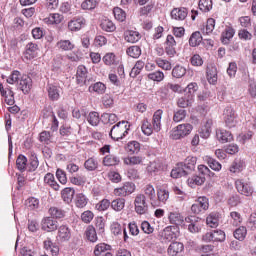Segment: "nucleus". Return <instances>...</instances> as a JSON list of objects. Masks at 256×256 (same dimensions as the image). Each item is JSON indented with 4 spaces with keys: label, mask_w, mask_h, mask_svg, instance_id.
<instances>
[{
    "label": "nucleus",
    "mask_w": 256,
    "mask_h": 256,
    "mask_svg": "<svg viewBox=\"0 0 256 256\" xmlns=\"http://www.w3.org/2000/svg\"><path fill=\"white\" fill-rule=\"evenodd\" d=\"M163 117V110L159 109L156 112H154L153 118H152V125L149 122V120L145 119L142 122V132L144 135H147L149 137L150 135H153V131L155 133H159L161 131V119Z\"/></svg>",
    "instance_id": "nucleus-1"
},
{
    "label": "nucleus",
    "mask_w": 256,
    "mask_h": 256,
    "mask_svg": "<svg viewBox=\"0 0 256 256\" xmlns=\"http://www.w3.org/2000/svg\"><path fill=\"white\" fill-rule=\"evenodd\" d=\"M191 131H193V125L189 123L179 124L170 131V139H173V141H179V139H183L187 137V135H191Z\"/></svg>",
    "instance_id": "nucleus-2"
},
{
    "label": "nucleus",
    "mask_w": 256,
    "mask_h": 256,
    "mask_svg": "<svg viewBox=\"0 0 256 256\" xmlns=\"http://www.w3.org/2000/svg\"><path fill=\"white\" fill-rule=\"evenodd\" d=\"M127 133H129V122L121 121L111 128L110 137L114 139V141H119V139H123Z\"/></svg>",
    "instance_id": "nucleus-3"
},
{
    "label": "nucleus",
    "mask_w": 256,
    "mask_h": 256,
    "mask_svg": "<svg viewBox=\"0 0 256 256\" xmlns=\"http://www.w3.org/2000/svg\"><path fill=\"white\" fill-rule=\"evenodd\" d=\"M134 211L137 215H147L149 211V204L147 203V196H145V194H137L135 196Z\"/></svg>",
    "instance_id": "nucleus-4"
},
{
    "label": "nucleus",
    "mask_w": 256,
    "mask_h": 256,
    "mask_svg": "<svg viewBox=\"0 0 256 256\" xmlns=\"http://www.w3.org/2000/svg\"><path fill=\"white\" fill-rule=\"evenodd\" d=\"M224 122L226 127L232 129L237 125V115L235 114V110L231 106H227L224 109Z\"/></svg>",
    "instance_id": "nucleus-5"
},
{
    "label": "nucleus",
    "mask_w": 256,
    "mask_h": 256,
    "mask_svg": "<svg viewBox=\"0 0 256 256\" xmlns=\"http://www.w3.org/2000/svg\"><path fill=\"white\" fill-rule=\"evenodd\" d=\"M209 209V199L207 197H199L195 203L191 206L192 213L199 215V213L203 211H207Z\"/></svg>",
    "instance_id": "nucleus-6"
},
{
    "label": "nucleus",
    "mask_w": 256,
    "mask_h": 256,
    "mask_svg": "<svg viewBox=\"0 0 256 256\" xmlns=\"http://www.w3.org/2000/svg\"><path fill=\"white\" fill-rule=\"evenodd\" d=\"M39 55V46L33 42H29L24 51V59L26 61H32V59L37 58Z\"/></svg>",
    "instance_id": "nucleus-7"
},
{
    "label": "nucleus",
    "mask_w": 256,
    "mask_h": 256,
    "mask_svg": "<svg viewBox=\"0 0 256 256\" xmlns=\"http://www.w3.org/2000/svg\"><path fill=\"white\" fill-rule=\"evenodd\" d=\"M132 193H135V185L131 182H126L123 186L114 189L116 197H127V195Z\"/></svg>",
    "instance_id": "nucleus-8"
},
{
    "label": "nucleus",
    "mask_w": 256,
    "mask_h": 256,
    "mask_svg": "<svg viewBox=\"0 0 256 256\" xmlns=\"http://www.w3.org/2000/svg\"><path fill=\"white\" fill-rule=\"evenodd\" d=\"M235 185L238 193L241 195H245V197H251V195H253V187H251V184L243 180H236Z\"/></svg>",
    "instance_id": "nucleus-9"
},
{
    "label": "nucleus",
    "mask_w": 256,
    "mask_h": 256,
    "mask_svg": "<svg viewBox=\"0 0 256 256\" xmlns=\"http://www.w3.org/2000/svg\"><path fill=\"white\" fill-rule=\"evenodd\" d=\"M58 226V222L53 220L51 217H45L41 221V229L47 233H53V231H57Z\"/></svg>",
    "instance_id": "nucleus-10"
},
{
    "label": "nucleus",
    "mask_w": 256,
    "mask_h": 256,
    "mask_svg": "<svg viewBox=\"0 0 256 256\" xmlns=\"http://www.w3.org/2000/svg\"><path fill=\"white\" fill-rule=\"evenodd\" d=\"M110 231L115 237H123L124 241L127 242L129 236L127 235V230L119 224V222H113L110 226Z\"/></svg>",
    "instance_id": "nucleus-11"
},
{
    "label": "nucleus",
    "mask_w": 256,
    "mask_h": 256,
    "mask_svg": "<svg viewBox=\"0 0 256 256\" xmlns=\"http://www.w3.org/2000/svg\"><path fill=\"white\" fill-rule=\"evenodd\" d=\"M187 15H189V11L185 7L174 8L170 13V17L174 21H185Z\"/></svg>",
    "instance_id": "nucleus-12"
},
{
    "label": "nucleus",
    "mask_w": 256,
    "mask_h": 256,
    "mask_svg": "<svg viewBox=\"0 0 256 256\" xmlns=\"http://www.w3.org/2000/svg\"><path fill=\"white\" fill-rule=\"evenodd\" d=\"M0 92L2 97H4L5 103H7V105H15V93H13L11 87L4 88L0 83Z\"/></svg>",
    "instance_id": "nucleus-13"
},
{
    "label": "nucleus",
    "mask_w": 256,
    "mask_h": 256,
    "mask_svg": "<svg viewBox=\"0 0 256 256\" xmlns=\"http://www.w3.org/2000/svg\"><path fill=\"white\" fill-rule=\"evenodd\" d=\"M177 47V42L175 41V37L173 35H168L166 38V47L165 51L168 57H175L177 54V50L175 49Z\"/></svg>",
    "instance_id": "nucleus-14"
},
{
    "label": "nucleus",
    "mask_w": 256,
    "mask_h": 256,
    "mask_svg": "<svg viewBox=\"0 0 256 256\" xmlns=\"http://www.w3.org/2000/svg\"><path fill=\"white\" fill-rule=\"evenodd\" d=\"M160 237L162 241H164L165 243H169L170 241H173V239H177V233H175V227L167 226L161 232Z\"/></svg>",
    "instance_id": "nucleus-15"
},
{
    "label": "nucleus",
    "mask_w": 256,
    "mask_h": 256,
    "mask_svg": "<svg viewBox=\"0 0 256 256\" xmlns=\"http://www.w3.org/2000/svg\"><path fill=\"white\" fill-rule=\"evenodd\" d=\"M71 239V229L67 225H61L58 228L57 241L65 243Z\"/></svg>",
    "instance_id": "nucleus-16"
},
{
    "label": "nucleus",
    "mask_w": 256,
    "mask_h": 256,
    "mask_svg": "<svg viewBox=\"0 0 256 256\" xmlns=\"http://www.w3.org/2000/svg\"><path fill=\"white\" fill-rule=\"evenodd\" d=\"M186 223H189L188 225V231L190 233H199L201 231V225H199V218L195 216H188L185 218Z\"/></svg>",
    "instance_id": "nucleus-17"
},
{
    "label": "nucleus",
    "mask_w": 256,
    "mask_h": 256,
    "mask_svg": "<svg viewBox=\"0 0 256 256\" xmlns=\"http://www.w3.org/2000/svg\"><path fill=\"white\" fill-rule=\"evenodd\" d=\"M168 219L172 225H183V223H185V218L179 211H170L168 214Z\"/></svg>",
    "instance_id": "nucleus-18"
},
{
    "label": "nucleus",
    "mask_w": 256,
    "mask_h": 256,
    "mask_svg": "<svg viewBox=\"0 0 256 256\" xmlns=\"http://www.w3.org/2000/svg\"><path fill=\"white\" fill-rule=\"evenodd\" d=\"M87 67L80 65L76 72V81L78 85H87Z\"/></svg>",
    "instance_id": "nucleus-19"
},
{
    "label": "nucleus",
    "mask_w": 256,
    "mask_h": 256,
    "mask_svg": "<svg viewBox=\"0 0 256 256\" xmlns=\"http://www.w3.org/2000/svg\"><path fill=\"white\" fill-rule=\"evenodd\" d=\"M19 87L21 91L27 94L31 91V87H33V80L28 75H23L20 79Z\"/></svg>",
    "instance_id": "nucleus-20"
},
{
    "label": "nucleus",
    "mask_w": 256,
    "mask_h": 256,
    "mask_svg": "<svg viewBox=\"0 0 256 256\" xmlns=\"http://www.w3.org/2000/svg\"><path fill=\"white\" fill-rule=\"evenodd\" d=\"M170 175L173 179H179L180 177H186V175H189V172L185 169L183 164L178 163L176 167L172 169Z\"/></svg>",
    "instance_id": "nucleus-21"
},
{
    "label": "nucleus",
    "mask_w": 256,
    "mask_h": 256,
    "mask_svg": "<svg viewBox=\"0 0 256 256\" xmlns=\"http://www.w3.org/2000/svg\"><path fill=\"white\" fill-rule=\"evenodd\" d=\"M216 137L220 143H230V141H233V134L227 130H217Z\"/></svg>",
    "instance_id": "nucleus-22"
},
{
    "label": "nucleus",
    "mask_w": 256,
    "mask_h": 256,
    "mask_svg": "<svg viewBox=\"0 0 256 256\" xmlns=\"http://www.w3.org/2000/svg\"><path fill=\"white\" fill-rule=\"evenodd\" d=\"M182 164V167L188 172L191 173V171L195 170V165H197V157L188 156L184 162H180Z\"/></svg>",
    "instance_id": "nucleus-23"
},
{
    "label": "nucleus",
    "mask_w": 256,
    "mask_h": 256,
    "mask_svg": "<svg viewBox=\"0 0 256 256\" xmlns=\"http://www.w3.org/2000/svg\"><path fill=\"white\" fill-rule=\"evenodd\" d=\"M85 25V18H76L68 22L69 31H80Z\"/></svg>",
    "instance_id": "nucleus-24"
},
{
    "label": "nucleus",
    "mask_w": 256,
    "mask_h": 256,
    "mask_svg": "<svg viewBox=\"0 0 256 256\" xmlns=\"http://www.w3.org/2000/svg\"><path fill=\"white\" fill-rule=\"evenodd\" d=\"M47 92H48V97L51 101H58L59 97H61L60 95L61 90H59V87L53 84H48Z\"/></svg>",
    "instance_id": "nucleus-25"
},
{
    "label": "nucleus",
    "mask_w": 256,
    "mask_h": 256,
    "mask_svg": "<svg viewBox=\"0 0 256 256\" xmlns=\"http://www.w3.org/2000/svg\"><path fill=\"white\" fill-rule=\"evenodd\" d=\"M184 249L183 243L181 242H172L168 247V255L177 256Z\"/></svg>",
    "instance_id": "nucleus-26"
},
{
    "label": "nucleus",
    "mask_w": 256,
    "mask_h": 256,
    "mask_svg": "<svg viewBox=\"0 0 256 256\" xmlns=\"http://www.w3.org/2000/svg\"><path fill=\"white\" fill-rule=\"evenodd\" d=\"M234 35L235 29L231 27L226 28L221 35V42L223 43V45H229V41L233 39Z\"/></svg>",
    "instance_id": "nucleus-27"
},
{
    "label": "nucleus",
    "mask_w": 256,
    "mask_h": 256,
    "mask_svg": "<svg viewBox=\"0 0 256 256\" xmlns=\"http://www.w3.org/2000/svg\"><path fill=\"white\" fill-rule=\"evenodd\" d=\"M211 125L213 122L211 120L206 121V123L200 128L199 133L202 139H209L211 135Z\"/></svg>",
    "instance_id": "nucleus-28"
},
{
    "label": "nucleus",
    "mask_w": 256,
    "mask_h": 256,
    "mask_svg": "<svg viewBox=\"0 0 256 256\" xmlns=\"http://www.w3.org/2000/svg\"><path fill=\"white\" fill-rule=\"evenodd\" d=\"M206 75H207L208 83H210V85H215V83H217V67L215 66L208 67Z\"/></svg>",
    "instance_id": "nucleus-29"
},
{
    "label": "nucleus",
    "mask_w": 256,
    "mask_h": 256,
    "mask_svg": "<svg viewBox=\"0 0 256 256\" xmlns=\"http://www.w3.org/2000/svg\"><path fill=\"white\" fill-rule=\"evenodd\" d=\"M178 107L185 109V107H191L193 105V95H185L178 99L177 101Z\"/></svg>",
    "instance_id": "nucleus-30"
},
{
    "label": "nucleus",
    "mask_w": 256,
    "mask_h": 256,
    "mask_svg": "<svg viewBox=\"0 0 256 256\" xmlns=\"http://www.w3.org/2000/svg\"><path fill=\"white\" fill-rule=\"evenodd\" d=\"M206 224L211 228L219 227V214L215 212L210 213L206 218Z\"/></svg>",
    "instance_id": "nucleus-31"
},
{
    "label": "nucleus",
    "mask_w": 256,
    "mask_h": 256,
    "mask_svg": "<svg viewBox=\"0 0 256 256\" xmlns=\"http://www.w3.org/2000/svg\"><path fill=\"white\" fill-rule=\"evenodd\" d=\"M61 195L65 203H71V201H73V197H75V189L64 188L61 192Z\"/></svg>",
    "instance_id": "nucleus-32"
},
{
    "label": "nucleus",
    "mask_w": 256,
    "mask_h": 256,
    "mask_svg": "<svg viewBox=\"0 0 256 256\" xmlns=\"http://www.w3.org/2000/svg\"><path fill=\"white\" fill-rule=\"evenodd\" d=\"M56 47L61 49V51H73V49H75V44L70 40H60L57 42Z\"/></svg>",
    "instance_id": "nucleus-33"
},
{
    "label": "nucleus",
    "mask_w": 256,
    "mask_h": 256,
    "mask_svg": "<svg viewBox=\"0 0 256 256\" xmlns=\"http://www.w3.org/2000/svg\"><path fill=\"white\" fill-rule=\"evenodd\" d=\"M186 74H187V68H185L182 65H176L172 69V77H174L175 79H181L182 77H185Z\"/></svg>",
    "instance_id": "nucleus-34"
},
{
    "label": "nucleus",
    "mask_w": 256,
    "mask_h": 256,
    "mask_svg": "<svg viewBox=\"0 0 256 256\" xmlns=\"http://www.w3.org/2000/svg\"><path fill=\"white\" fill-rule=\"evenodd\" d=\"M86 238L90 243H97V230L92 225L88 226L85 231Z\"/></svg>",
    "instance_id": "nucleus-35"
},
{
    "label": "nucleus",
    "mask_w": 256,
    "mask_h": 256,
    "mask_svg": "<svg viewBox=\"0 0 256 256\" xmlns=\"http://www.w3.org/2000/svg\"><path fill=\"white\" fill-rule=\"evenodd\" d=\"M110 207L113 209V211H123V209H125V198L114 199L111 202Z\"/></svg>",
    "instance_id": "nucleus-36"
},
{
    "label": "nucleus",
    "mask_w": 256,
    "mask_h": 256,
    "mask_svg": "<svg viewBox=\"0 0 256 256\" xmlns=\"http://www.w3.org/2000/svg\"><path fill=\"white\" fill-rule=\"evenodd\" d=\"M44 183L52 187L54 191H59V185L57 184V181H55V176L53 174L47 173L44 177Z\"/></svg>",
    "instance_id": "nucleus-37"
},
{
    "label": "nucleus",
    "mask_w": 256,
    "mask_h": 256,
    "mask_svg": "<svg viewBox=\"0 0 256 256\" xmlns=\"http://www.w3.org/2000/svg\"><path fill=\"white\" fill-rule=\"evenodd\" d=\"M139 39H141V34L137 31H127L125 33V41H127V43H137Z\"/></svg>",
    "instance_id": "nucleus-38"
},
{
    "label": "nucleus",
    "mask_w": 256,
    "mask_h": 256,
    "mask_svg": "<svg viewBox=\"0 0 256 256\" xmlns=\"http://www.w3.org/2000/svg\"><path fill=\"white\" fill-rule=\"evenodd\" d=\"M89 91H94L98 95H103L107 91V86L102 82H96L89 87Z\"/></svg>",
    "instance_id": "nucleus-39"
},
{
    "label": "nucleus",
    "mask_w": 256,
    "mask_h": 256,
    "mask_svg": "<svg viewBox=\"0 0 256 256\" xmlns=\"http://www.w3.org/2000/svg\"><path fill=\"white\" fill-rule=\"evenodd\" d=\"M100 27L103 31H106L107 33H113L115 31L116 27L113 21L109 19L102 20Z\"/></svg>",
    "instance_id": "nucleus-40"
},
{
    "label": "nucleus",
    "mask_w": 256,
    "mask_h": 256,
    "mask_svg": "<svg viewBox=\"0 0 256 256\" xmlns=\"http://www.w3.org/2000/svg\"><path fill=\"white\" fill-rule=\"evenodd\" d=\"M143 67H145V62L143 60H138L130 72V77L135 79V77L143 71Z\"/></svg>",
    "instance_id": "nucleus-41"
},
{
    "label": "nucleus",
    "mask_w": 256,
    "mask_h": 256,
    "mask_svg": "<svg viewBox=\"0 0 256 256\" xmlns=\"http://www.w3.org/2000/svg\"><path fill=\"white\" fill-rule=\"evenodd\" d=\"M87 121L89 123V125H91L92 127H97V125H99L101 118L99 117V113L98 112H90L87 116Z\"/></svg>",
    "instance_id": "nucleus-42"
},
{
    "label": "nucleus",
    "mask_w": 256,
    "mask_h": 256,
    "mask_svg": "<svg viewBox=\"0 0 256 256\" xmlns=\"http://www.w3.org/2000/svg\"><path fill=\"white\" fill-rule=\"evenodd\" d=\"M201 41H203V36H201V32H194L189 39V45L190 47H197L201 44Z\"/></svg>",
    "instance_id": "nucleus-43"
},
{
    "label": "nucleus",
    "mask_w": 256,
    "mask_h": 256,
    "mask_svg": "<svg viewBox=\"0 0 256 256\" xmlns=\"http://www.w3.org/2000/svg\"><path fill=\"white\" fill-rule=\"evenodd\" d=\"M119 157L117 156H113V155H108L106 157H104L103 159V165H105V167H113L115 165H119Z\"/></svg>",
    "instance_id": "nucleus-44"
},
{
    "label": "nucleus",
    "mask_w": 256,
    "mask_h": 256,
    "mask_svg": "<svg viewBox=\"0 0 256 256\" xmlns=\"http://www.w3.org/2000/svg\"><path fill=\"white\" fill-rule=\"evenodd\" d=\"M141 150V144L137 141H131L126 146L127 153H130V155H133L134 153H139Z\"/></svg>",
    "instance_id": "nucleus-45"
},
{
    "label": "nucleus",
    "mask_w": 256,
    "mask_h": 256,
    "mask_svg": "<svg viewBox=\"0 0 256 256\" xmlns=\"http://www.w3.org/2000/svg\"><path fill=\"white\" fill-rule=\"evenodd\" d=\"M198 5L200 11H202L203 13H209V11L213 9L212 0H200Z\"/></svg>",
    "instance_id": "nucleus-46"
},
{
    "label": "nucleus",
    "mask_w": 256,
    "mask_h": 256,
    "mask_svg": "<svg viewBox=\"0 0 256 256\" xmlns=\"http://www.w3.org/2000/svg\"><path fill=\"white\" fill-rule=\"evenodd\" d=\"M39 141L44 145H49L50 143H53V135H51V132L49 131H43L40 133Z\"/></svg>",
    "instance_id": "nucleus-47"
},
{
    "label": "nucleus",
    "mask_w": 256,
    "mask_h": 256,
    "mask_svg": "<svg viewBox=\"0 0 256 256\" xmlns=\"http://www.w3.org/2000/svg\"><path fill=\"white\" fill-rule=\"evenodd\" d=\"M148 79H150V81H156L157 83H161V81L165 79V73H163V71L161 70L151 72L148 74Z\"/></svg>",
    "instance_id": "nucleus-48"
},
{
    "label": "nucleus",
    "mask_w": 256,
    "mask_h": 256,
    "mask_svg": "<svg viewBox=\"0 0 256 256\" xmlns=\"http://www.w3.org/2000/svg\"><path fill=\"white\" fill-rule=\"evenodd\" d=\"M49 214L53 219H63V217H65V211L58 207H51L49 209Z\"/></svg>",
    "instance_id": "nucleus-49"
},
{
    "label": "nucleus",
    "mask_w": 256,
    "mask_h": 256,
    "mask_svg": "<svg viewBox=\"0 0 256 256\" xmlns=\"http://www.w3.org/2000/svg\"><path fill=\"white\" fill-rule=\"evenodd\" d=\"M97 5V0H84L81 3V9H83V11H93V9L97 7Z\"/></svg>",
    "instance_id": "nucleus-50"
},
{
    "label": "nucleus",
    "mask_w": 256,
    "mask_h": 256,
    "mask_svg": "<svg viewBox=\"0 0 256 256\" xmlns=\"http://www.w3.org/2000/svg\"><path fill=\"white\" fill-rule=\"evenodd\" d=\"M234 237L238 241H245V238L247 237V228L244 226L237 228L234 231Z\"/></svg>",
    "instance_id": "nucleus-51"
},
{
    "label": "nucleus",
    "mask_w": 256,
    "mask_h": 256,
    "mask_svg": "<svg viewBox=\"0 0 256 256\" xmlns=\"http://www.w3.org/2000/svg\"><path fill=\"white\" fill-rule=\"evenodd\" d=\"M84 167L87 171H95L99 167V162L95 158H89L85 161Z\"/></svg>",
    "instance_id": "nucleus-52"
},
{
    "label": "nucleus",
    "mask_w": 256,
    "mask_h": 256,
    "mask_svg": "<svg viewBox=\"0 0 256 256\" xmlns=\"http://www.w3.org/2000/svg\"><path fill=\"white\" fill-rule=\"evenodd\" d=\"M143 163V157L141 156H131L124 158L125 165H141Z\"/></svg>",
    "instance_id": "nucleus-53"
},
{
    "label": "nucleus",
    "mask_w": 256,
    "mask_h": 256,
    "mask_svg": "<svg viewBox=\"0 0 256 256\" xmlns=\"http://www.w3.org/2000/svg\"><path fill=\"white\" fill-rule=\"evenodd\" d=\"M126 53L133 59H139V57H141V48L139 46H130Z\"/></svg>",
    "instance_id": "nucleus-54"
},
{
    "label": "nucleus",
    "mask_w": 256,
    "mask_h": 256,
    "mask_svg": "<svg viewBox=\"0 0 256 256\" xmlns=\"http://www.w3.org/2000/svg\"><path fill=\"white\" fill-rule=\"evenodd\" d=\"M155 63L158 67H160V69H163L164 71H171L172 69L171 62H169V60L156 58Z\"/></svg>",
    "instance_id": "nucleus-55"
},
{
    "label": "nucleus",
    "mask_w": 256,
    "mask_h": 256,
    "mask_svg": "<svg viewBox=\"0 0 256 256\" xmlns=\"http://www.w3.org/2000/svg\"><path fill=\"white\" fill-rule=\"evenodd\" d=\"M244 163L241 160H234L230 166L231 173H241L243 171Z\"/></svg>",
    "instance_id": "nucleus-56"
},
{
    "label": "nucleus",
    "mask_w": 256,
    "mask_h": 256,
    "mask_svg": "<svg viewBox=\"0 0 256 256\" xmlns=\"http://www.w3.org/2000/svg\"><path fill=\"white\" fill-rule=\"evenodd\" d=\"M205 161L209 165L210 169H212L213 171H221V163H219L217 160L206 156Z\"/></svg>",
    "instance_id": "nucleus-57"
},
{
    "label": "nucleus",
    "mask_w": 256,
    "mask_h": 256,
    "mask_svg": "<svg viewBox=\"0 0 256 256\" xmlns=\"http://www.w3.org/2000/svg\"><path fill=\"white\" fill-rule=\"evenodd\" d=\"M188 183L190 187H195L199 185H203L205 183V177L203 176H192L191 178L188 179Z\"/></svg>",
    "instance_id": "nucleus-58"
},
{
    "label": "nucleus",
    "mask_w": 256,
    "mask_h": 256,
    "mask_svg": "<svg viewBox=\"0 0 256 256\" xmlns=\"http://www.w3.org/2000/svg\"><path fill=\"white\" fill-rule=\"evenodd\" d=\"M16 167L19 171H25L27 169V157L19 155L16 160Z\"/></svg>",
    "instance_id": "nucleus-59"
},
{
    "label": "nucleus",
    "mask_w": 256,
    "mask_h": 256,
    "mask_svg": "<svg viewBox=\"0 0 256 256\" xmlns=\"http://www.w3.org/2000/svg\"><path fill=\"white\" fill-rule=\"evenodd\" d=\"M113 14L115 19H117V21H125V19H127V13H125V11L119 7H115L113 10Z\"/></svg>",
    "instance_id": "nucleus-60"
},
{
    "label": "nucleus",
    "mask_w": 256,
    "mask_h": 256,
    "mask_svg": "<svg viewBox=\"0 0 256 256\" xmlns=\"http://www.w3.org/2000/svg\"><path fill=\"white\" fill-rule=\"evenodd\" d=\"M157 197H158V201H160V203H167V201L169 199V191H167L163 188H159L157 190Z\"/></svg>",
    "instance_id": "nucleus-61"
},
{
    "label": "nucleus",
    "mask_w": 256,
    "mask_h": 256,
    "mask_svg": "<svg viewBox=\"0 0 256 256\" xmlns=\"http://www.w3.org/2000/svg\"><path fill=\"white\" fill-rule=\"evenodd\" d=\"M161 170V162L159 160H154L149 163L147 166L148 173H157V171Z\"/></svg>",
    "instance_id": "nucleus-62"
},
{
    "label": "nucleus",
    "mask_w": 256,
    "mask_h": 256,
    "mask_svg": "<svg viewBox=\"0 0 256 256\" xmlns=\"http://www.w3.org/2000/svg\"><path fill=\"white\" fill-rule=\"evenodd\" d=\"M109 249H111V246L105 243L97 244L94 248V255L99 256L101 255V253H105V251H109Z\"/></svg>",
    "instance_id": "nucleus-63"
},
{
    "label": "nucleus",
    "mask_w": 256,
    "mask_h": 256,
    "mask_svg": "<svg viewBox=\"0 0 256 256\" xmlns=\"http://www.w3.org/2000/svg\"><path fill=\"white\" fill-rule=\"evenodd\" d=\"M102 121L104 123H110V125H113L114 123H117L118 118L116 114L104 113L102 114Z\"/></svg>",
    "instance_id": "nucleus-64"
}]
</instances>
